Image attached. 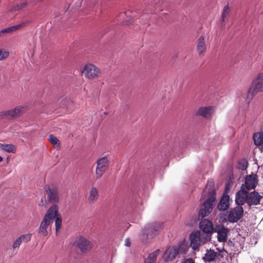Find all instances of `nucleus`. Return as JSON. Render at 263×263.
Listing matches in <instances>:
<instances>
[{
  "mask_svg": "<svg viewBox=\"0 0 263 263\" xmlns=\"http://www.w3.org/2000/svg\"><path fill=\"white\" fill-rule=\"evenodd\" d=\"M208 193V199L204 202L200 209L199 218H203L211 213L216 203V191L214 182L213 180L208 181L202 196H205Z\"/></svg>",
  "mask_w": 263,
  "mask_h": 263,
  "instance_id": "1",
  "label": "nucleus"
},
{
  "mask_svg": "<svg viewBox=\"0 0 263 263\" xmlns=\"http://www.w3.org/2000/svg\"><path fill=\"white\" fill-rule=\"evenodd\" d=\"M58 206L52 205L47 210L39 228L38 233L43 236H46L48 235L47 228L52 220L55 218L58 212Z\"/></svg>",
  "mask_w": 263,
  "mask_h": 263,
  "instance_id": "2",
  "label": "nucleus"
},
{
  "mask_svg": "<svg viewBox=\"0 0 263 263\" xmlns=\"http://www.w3.org/2000/svg\"><path fill=\"white\" fill-rule=\"evenodd\" d=\"M161 226L159 223H153L146 225L140 235V239L144 243H147L158 235L160 230Z\"/></svg>",
  "mask_w": 263,
  "mask_h": 263,
  "instance_id": "3",
  "label": "nucleus"
},
{
  "mask_svg": "<svg viewBox=\"0 0 263 263\" xmlns=\"http://www.w3.org/2000/svg\"><path fill=\"white\" fill-rule=\"evenodd\" d=\"M26 109V106L20 105L13 109L2 111L0 112V120L4 118L9 120L16 119L25 113Z\"/></svg>",
  "mask_w": 263,
  "mask_h": 263,
  "instance_id": "4",
  "label": "nucleus"
},
{
  "mask_svg": "<svg viewBox=\"0 0 263 263\" xmlns=\"http://www.w3.org/2000/svg\"><path fill=\"white\" fill-rule=\"evenodd\" d=\"M230 184V177L229 178L227 183L226 184V188L221 197L220 201L217 205V209L219 211H224L229 206V196L228 195L229 191V186Z\"/></svg>",
  "mask_w": 263,
  "mask_h": 263,
  "instance_id": "5",
  "label": "nucleus"
},
{
  "mask_svg": "<svg viewBox=\"0 0 263 263\" xmlns=\"http://www.w3.org/2000/svg\"><path fill=\"white\" fill-rule=\"evenodd\" d=\"M96 175L97 179L101 178L108 168L109 161L107 157H103L99 159L97 162Z\"/></svg>",
  "mask_w": 263,
  "mask_h": 263,
  "instance_id": "6",
  "label": "nucleus"
},
{
  "mask_svg": "<svg viewBox=\"0 0 263 263\" xmlns=\"http://www.w3.org/2000/svg\"><path fill=\"white\" fill-rule=\"evenodd\" d=\"M82 73L88 79H93L99 77L101 71L94 65L88 64L84 66Z\"/></svg>",
  "mask_w": 263,
  "mask_h": 263,
  "instance_id": "7",
  "label": "nucleus"
},
{
  "mask_svg": "<svg viewBox=\"0 0 263 263\" xmlns=\"http://www.w3.org/2000/svg\"><path fill=\"white\" fill-rule=\"evenodd\" d=\"M75 245L82 253H87L92 248V243L88 240L83 237H80L75 242Z\"/></svg>",
  "mask_w": 263,
  "mask_h": 263,
  "instance_id": "8",
  "label": "nucleus"
},
{
  "mask_svg": "<svg viewBox=\"0 0 263 263\" xmlns=\"http://www.w3.org/2000/svg\"><path fill=\"white\" fill-rule=\"evenodd\" d=\"M257 184V176L252 174L247 175L245 178V183L242 184L241 189L242 190H251L254 189Z\"/></svg>",
  "mask_w": 263,
  "mask_h": 263,
  "instance_id": "9",
  "label": "nucleus"
},
{
  "mask_svg": "<svg viewBox=\"0 0 263 263\" xmlns=\"http://www.w3.org/2000/svg\"><path fill=\"white\" fill-rule=\"evenodd\" d=\"M250 88L256 93L263 92V72L259 73L254 78Z\"/></svg>",
  "mask_w": 263,
  "mask_h": 263,
  "instance_id": "10",
  "label": "nucleus"
},
{
  "mask_svg": "<svg viewBox=\"0 0 263 263\" xmlns=\"http://www.w3.org/2000/svg\"><path fill=\"white\" fill-rule=\"evenodd\" d=\"M248 192L241 189L238 191L235 195V203L237 206H241L246 202L247 203Z\"/></svg>",
  "mask_w": 263,
  "mask_h": 263,
  "instance_id": "11",
  "label": "nucleus"
},
{
  "mask_svg": "<svg viewBox=\"0 0 263 263\" xmlns=\"http://www.w3.org/2000/svg\"><path fill=\"white\" fill-rule=\"evenodd\" d=\"M201 233L199 231H196L192 233L190 235L191 238V247L194 250L198 249L201 245Z\"/></svg>",
  "mask_w": 263,
  "mask_h": 263,
  "instance_id": "12",
  "label": "nucleus"
},
{
  "mask_svg": "<svg viewBox=\"0 0 263 263\" xmlns=\"http://www.w3.org/2000/svg\"><path fill=\"white\" fill-rule=\"evenodd\" d=\"M179 249L176 247H168L163 254V258L166 261L173 260L179 253Z\"/></svg>",
  "mask_w": 263,
  "mask_h": 263,
  "instance_id": "13",
  "label": "nucleus"
},
{
  "mask_svg": "<svg viewBox=\"0 0 263 263\" xmlns=\"http://www.w3.org/2000/svg\"><path fill=\"white\" fill-rule=\"evenodd\" d=\"M49 201L52 203L59 202L60 198L58 189L55 187H49L46 190Z\"/></svg>",
  "mask_w": 263,
  "mask_h": 263,
  "instance_id": "14",
  "label": "nucleus"
},
{
  "mask_svg": "<svg viewBox=\"0 0 263 263\" xmlns=\"http://www.w3.org/2000/svg\"><path fill=\"white\" fill-rule=\"evenodd\" d=\"M244 242V238L238 235L236 238H234L233 241H231V247H234V249L231 248V251L234 250V255L236 254H238L240 253V250L242 249V243Z\"/></svg>",
  "mask_w": 263,
  "mask_h": 263,
  "instance_id": "15",
  "label": "nucleus"
},
{
  "mask_svg": "<svg viewBox=\"0 0 263 263\" xmlns=\"http://www.w3.org/2000/svg\"><path fill=\"white\" fill-rule=\"evenodd\" d=\"M214 231L217 233V239L220 242H224L226 240L228 235V229L223 226L218 225L214 228Z\"/></svg>",
  "mask_w": 263,
  "mask_h": 263,
  "instance_id": "16",
  "label": "nucleus"
},
{
  "mask_svg": "<svg viewBox=\"0 0 263 263\" xmlns=\"http://www.w3.org/2000/svg\"><path fill=\"white\" fill-rule=\"evenodd\" d=\"M243 215V210L241 206H236L231 209V222H236Z\"/></svg>",
  "mask_w": 263,
  "mask_h": 263,
  "instance_id": "17",
  "label": "nucleus"
},
{
  "mask_svg": "<svg viewBox=\"0 0 263 263\" xmlns=\"http://www.w3.org/2000/svg\"><path fill=\"white\" fill-rule=\"evenodd\" d=\"M199 228L205 234H211L214 230L212 222L208 219H204L201 221Z\"/></svg>",
  "mask_w": 263,
  "mask_h": 263,
  "instance_id": "18",
  "label": "nucleus"
},
{
  "mask_svg": "<svg viewBox=\"0 0 263 263\" xmlns=\"http://www.w3.org/2000/svg\"><path fill=\"white\" fill-rule=\"evenodd\" d=\"M261 198V196L257 192L253 191L248 194L247 204L249 206L257 205L259 203Z\"/></svg>",
  "mask_w": 263,
  "mask_h": 263,
  "instance_id": "19",
  "label": "nucleus"
},
{
  "mask_svg": "<svg viewBox=\"0 0 263 263\" xmlns=\"http://www.w3.org/2000/svg\"><path fill=\"white\" fill-rule=\"evenodd\" d=\"M197 49L199 55L204 54L206 51V47L204 37L202 35L200 36L197 40Z\"/></svg>",
  "mask_w": 263,
  "mask_h": 263,
  "instance_id": "20",
  "label": "nucleus"
},
{
  "mask_svg": "<svg viewBox=\"0 0 263 263\" xmlns=\"http://www.w3.org/2000/svg\"><path fill=\"white\" fill-rule=\"evenodd\" d=\"M217 257V252L213 250H207L204 256L202 257V259L205 262H210L215 260Z\"/></svg>",
  "mask_w": 263,
  "mask_h": 263,
  "instance_id": "21",
  "label": "nucleus"
},
{
  "mask_svg": "<svg viewBox=\"0 0 263 263\" xmlns=\"http://www.w3.org/2000/svg\"><path fill=\"white\" fill-rule=\"evenodd\" d=\"M212 111L213 109L211 106L202 107L198 110L197 115L208 118L211 116Z\"/></svg>",
  "mask_w": 263,
  "mask_h": 263,
  "instance_id": "22",
  "label": "nucleus"
},
{
  "mask_svg": "<svg viewBox=\"0 0 263 263\" xmlns=\"http://www.w3.org/2000/svg\"><path fill=\"white\" fill-rule=\"evenodd\" d=\"M26 25V23H23L22 24L14 25L7 28H5L3 30H1V32H3V33H12L14 31H16V30L20 29L22 27L25 26Z\"/></svg>",
  "mask_w": 263,
  "mask_h": 263,
  "instance_id": "23",
  "label": "nucleus"
},
{
  "mask_svg": "<svg viewBox=\"0 0 263 263\" xmlns=\"http://www.w3.org/2000/svg\"><path fill=\"white\" fill-rule=\"evenodd\" d=\"M254 144L256 146L263 145V132L256 133L253 135Z\"/></svg>",
  "mask_w": 263,
  "mask_h": 263,
  "instance_id": "24",
  "label": "nucleus"
},
{
  "mask_svg": "<svg viewBox=\"0 0 263 263\" xmlns=\"http://www.w3.org/2000/svg\"><path fill=\"white\" fill-rule=\"evenodd\" d=\"M99 197L98 189L96 187H92L89 192L88 200L90 203H93Z\"/></svg>",
  "mask_w": 263,
  "mask_h": 263,
  "instance_id": "25",
  "label": "nucleus"
},
{
  "mask_svg": "<svg viewBox=\"0 0 263 263\" xmlns=\"http://www.w3.org/2000/svg\"><path fill=\"white\" fill-rule=\"evenodd\" d=\"M0 149L6 152L14 153L16 151V146L13 144L0 143Z\"/></svg>",
  "mask_w": 263,
  "mask_h": 263,
  "instance_id": "26",
  "label": "nucleus"
},
{
  "mask_svg": "<svg viewBox=\"0 0 263 263\" xmlns=\"http://www.w3.org/2000/svg\"><path fill=\"white\" fill-rule=\"evenodd\" d=\"M230 15V8L229 4L227 5L223 10L221 15V21L222 23L228 21Z\"/></svg>",
  "mask_w": 263,
  "mask_h": 263,
  "instance_id": "27",
  "label": "nucleus"
},
{
  "mask_svg": "<svg viewBox=\"0 0 263 263\" xmlns=\"http://www.w3.org/2000/svg\"><path fill=\"white\" fill-rule=\"evenodd\" d=\"M248 167V162L245 159H242L238 161L236 168L238 170L244 171Z\"/></svg>",
  "mask_w": 263,
  "mask_h": 263,
  "instance_id": "28",
  "label": "nucleus"
},
{
  "mask_svg": "<svg viewBox=\"0 0 263 263\" xmlns=\"http://www.w3.org/2000/svg\"><path fill=\"white\" fill-rule=\"evenodd\" d=\"M48 140L49 142L54 145L57 149L60 147V142L59 139L52 135H50L49 136Z\"/></svg>",
  "mask_w": 263,
  "mask_h": 263,
  "instance_id": "29",
  "label": "nucleus"
},
{
  "mask_svg": "<svg viewBox=\"0 0 263 263\" xmlns=\"http://www.w3.org/2000/svg\"><path fill=\"white\" fill-rule=\"evenodd\" d=\"M55 218V232L56 233H57L58 231L61 229L62 227V217L61 215L59 214L58 213Z\"/></svg>",
  "mask_w": 263,
  "mask_h": 263,
  "instance_id": "30",
  "label": "nucleus"
},
{
  "mask_svg": "<svg viewBox=\"0 0 263 263\" xmlns=\"http://www.w3.org/2000/svg\"><path fill=\"white\" fill-rule=\"evenodd\" d=\"M228 256V253L225 250H218V252H217L216 259L221 261L223 263L224 262V259L227 258Z\"/></svg>",
  "mask_w": 263,
  "mask_h": 263,
  "instance_id": "31",
  "label": "nucleus"
},
{
  "mask_svg": "<svg viewBox=\"0 0 263 263\" xmlns=\"http://www.w3.org/2000/svg\"><path fill=\"white\" fill-rule=\"evenodd\" d=\"M257 93L255 91H254L253 90H252L251 88H250L248 91V93L246 97L245 98V101L246 102L249 104L253 99V97Z\"/></svg>",
  "mask_w": 263,
  "mask_h": 263,
  "instance_id": "32",
  "label": "nucleus"
},
{
  "mask_svg": "<svg viewBox=\"0 0 263 263\" xmlns=\"http://www.w3.org/2000/svg\"><path fill=\"white\" fill-rule=\"evenodd\" d=\"M160 251L159 250H157L155 252L150 254L147 258V259L149 261L153 262L154 263L156 262V260L157 256L160 253Z\"/></svg>",
  "mask_w": 263,
  "mask_h": 263,
  "instance_id": "33",
  "label": "nucleus"
},
{
  "mask_svg": "<svg viewBox=\"0 0 263 263\" xmlns=\"http://www.w3.org/2000/svg\"><path fill=\"white\" fill-rule=\"evenodd\" d=\"M220 218L222 222L229 221L230 222V213L227 212L226 214L221 213L220 215Z\"/></svg>",
  "mask_w": 263,
  "mask_h": 263,
  "instance_id": "34",
  "label": "nucleus"
},
{
  "mask_svg": "<svg viewBox=\"0 0 263 263\" xmlns=\"http://www.w3.org/2000/svg\"><path fill=\"white\" fill-rule=\"evenodd\" d=\"M21 238V240H22V241L25 242H28L31 240V234H26L22 235L19 237Z\"/></svg>",
  "mask_w": 263,
  "mask_h": 263,
  "instance_id": "35",
  "label": "nucleus"
},
{
  "mask_svg": "<svg viewBox=\"0 0 263 263\" xmlns=\"http://www.w3.org/2000/svg\"><path fill=\"white\" fill-rule=\"evenodd\" d=\"M208 234H201V241L202 244L208 242L211 239V237L208 235Z\"/></svg>",
  "mask_w": 263,
  "mask_h": 263,
  "instance_id": "36",
  "label": "nucleus"
},
{
  "mask_svg": "<svg viewBox=\"0 0 263 263\" xmlns=\"http://www.w3.org/2000/svg\"><path fill=\"white\" fill-rule=\"evenodd\" d=\"M22 242V240H21L20 237H18L13 242L12 247L14 250L18 249L20 245Z\"/></svg>",
  "mask_w": 263,
  "mask_h": 263,
  "instance_id": "37",
  "label": "nucleus"
},
{
  "mask_svg": "<svg viewBox=\"0 0 263 263\" xmlns=\"http://www.w3.org/2000/svg\"><path fill=\"white\" fill-rule=\"evenodd\" d=\"M9 55L8 51L0 50V61L6 59Z\"/></svg>",
  "mask_w": 263,
  "mask_h": 263,
  "instance_id": "38",
  "label": "nucleus"
},
{
  "mask_svg": "<svg viewBox=\"0 0 263 263\" xmlns=\"http://www.w3.org/2000/svg\"><path fill=\"white\" fill-rule=\"evenodd\" d=\"M253 261L254 263H263V259L259 257H254Z\"/></svg>",
  "mask_w": 263,
  "mask_h": 263,
  "instance_id": "39",
  "label": "nucleus"
},
{
  "mask_svg": "<svg viewBox=\"0 0 263 263\" xmlns=\"http://www.w3.org/2000/svg\"><path fill=\"white\" fill-rule=\"evenodd\" d=\"M20 5L19 4H17L16 6H14V7H13V8L12 9L11 11H18L21 9H22V8L20 7Z\"/></svg>",
  "mask_w": 263,
  "mask_h": 263,
  "instance_id": "40",
  "label": "nucleus"
},
{
  "mask_svg": "<svg viewBox=\"0 0 263 263\" xmlns=\"http://www.w3.org/2000/svg\"><path fill=\"white\" fill-rule=\"evenodd\" d=\"M19 5L21 6L20 7L22 8V9L26 7L27 6V5H28V3L27 2H23L22 3H21L20 4H19Z\"/></svg>",
  "mask_w": 263,
  "mask_h": 263,
  "instance_id": "41",
  "label": "nucleus"
},
{
  "mask_svg": "<svg viewBox=\"0 0 263 263\" xmlns=\"http://www.w3.org/2000/svg\"><path fill=\"white\" fill-rule=\"evenodd\" d=\"M183 263H195V262L192 258H187L184 260Z\"/></svg>",
  "mask_w": 263,
  "mask_h": 263,
  "instance_id": "42",
  "label": "nucleus"
},
{
  "mask_svg": "<svg viewBox=\"0 0 263 263\" xmlns=\"http://www.w3.org/2000/svg\"><path fill=\"white\" fill-rule=\"evenodd\" d=\"M125 246L126 247H130V241L129 238H126L125 241Z\"/></svg>",
  "mask_w": 263,
  "mask_h": 263,
  "instance_id": "43",
  "label": "nucleus"
},
{
  "mask_svg": "<svg viewBox=\"0 0 263 263\" xmlns=\"http://www.w3.org/2000/svg\"><path fill=\"white\" fill-rule=\"evenodd\" d=\"M186 247H182L180 249V252L182 253L183 254H185Z\"/></svg>",
  "mask_w": 263,
  "mask_h": 263,
  "instance_id": "44",
  "label": "nucleus"
},
{
  "mask_svg": "<svg viewBox=\"0 0 263 263\" xmlns=\"http://www.w3.org/2000/svg\"><path fill=\"white\" fill-rule=\"evenodd\" d=\"M258 169L260 171H262V177L263 178V164L262 165H261L259 167H258Z\"/></svg>",
  "mask_w": 263,
  "mask_h": 263,
  "instance_id": "45",
  "label": "nucleus"
},
{
  "mask_svg": "<svg viewBox=\"0 0 263 263\" xmlns=\"http://www.w3.org/2000/svg\"><path fill=\"white\" fill-rule=\"evenodd\" d=\"M234 258H232L231 257V262L232 261V263H238L237 260L236 259L234 258V256H233Z\"/></svg>",
  "mask_w": 263,
  "mask_h": 263,
  "instance_id": "46",
  "label": "nucleus"
},
{
  "mask_svg": "<svg viewBox=\"0 0 263 263\" xmlns=\"http://www.w3.org/2000/svg\"><path fill=\"white\" fill-rule=\"evenodd\" d=\"M144 263H154V262H152V261H149V260H148V259H146L145 260Z\"/></svg>",
  "mask_w": 263,
  "mask_h": 263,
  "instance_id": "47",
  "label": "nucleus"
},
{
  "mask_svg": "<svg viewBox=\"0 0 263 263\" xmlns=\"http://www.w3.org/2000/svg\"><path fill=\"white\" fill-rule=\"evenodd\" d=\"M260 150L262 152H263V145L261 146Z\"/></svg>",
  "mask_w": 263,
  "mask_h": 263,
  "instance_id": "48",
  "label": "nucleus"
},
{
  "mask_svg": "<svg viewBox=\"0 0 263 263\" xmlns=\"http://www.w3.org/2000/svg\"><path fill=\"white\" fill-rule=\"evenodd\" d=\"M3 158L0 156V162L2 161Z\"/></svg>",
  "mask_w": 263,
  "mask_h": 263,
  "instance_id": "49",
  "label": "nucleus"
},
{
  "mask_svg": "<svg viewBox=\"0 0 263 263\" xmlns=\"http://www.w3.org/2000/svg\"><path fill=\"white\" fill-rule=\"evenodd\" d=\"M89 7L90 9L92 8V6L91 5H89Z\"/></svg>",
  "mask_w": 263,
  "mask_h": 263,
  "instance_id": "50",
  "label": "nucleus"
},
{
  "mask_svg": "<svg viewBox=\"0 0 263 263\" xmlns=\"http://www.w3.org/2000/svg\"><path fill=\"white\" fill-rule=\"evenodd\" d=\"M3 34V32H1V31H0V37L2 36V34Z\"/></svg>",
  "mask_w": 263,
  "mask_h": 263,
  "instance_id": "51",
  "label": "nucleus"
},
{
  "mask_svg": "<svg viewBox=\"0 0 263 263\" xmlns=\"http://www.w3.org/2000/svg\"><path fill=\"white\" fill-rule=\"evenodd\" d=\"M231 180H232V178H231Z\"/></svg>",
  "mask_w": 263,
  "mask_h": 263,
  "instance_id": "52",
  "label": "nucleus"
}]
</instances>
